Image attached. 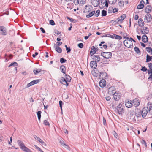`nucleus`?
<instances>
[{"label":"nucleus","mask_w":152,"mask_h":152,"mask_svg":"<svg viewBox=\"0 0 152 152\" xmlns=\"http://www.w3.org/2000/svg\"><path fill=\"white\" fill-rule=\"evenodd\" d=\"M141 142L142 144H144L145 145V147H147L146 143L145 142V140H142L141 141Z\"/></svg>","instance_id":"52"},{"label":"nucleus","mask_w":152,"mask_h":152,"mask_svg":"<svg viewBox=\"0 0 152 152\" xmlns=\"http://www.w3.org/2000/svg\"><path fill=\"white\" fill-rule=\"evenodd\" d=\"M54 47L56 50L59 53H61L62 51V49L59 47L57 45L55 44H54Z\"/></svg>","instance_id":"19"},{"label":"nucleus","mask_w":152,"mask_h":152,"mask_svg":"<svg viewBox=\"0 0 152 152\" xmlns=\"http://www.w3.org/2000/svg\"><path fill=\"white\" fill-rule=\"evenodd\" d=\"M17 143L21 149H22L25 146L24 143L20 140H18Z\"/></svg>","instance_id":"23"},{"label":"nucleus","mask_w":152,"mask_h":152,"mask_svg":"<svg viewBox=\"0 0 152 152\" xmlns=\"http://www.w3.org/2000/svg\"><path fill=\"white\" fill-rule=\"evenodd\" d=\"M63 146L64 147L70 150V148L68 145H66L65 143H64L63 145Z\"/></svg>","instance_id":"43"},{"label":"nucleus","mask_w":152,"mask_h":152,"mask_svg":"<svg viewBox=\"0 0 152 152\" xmlns=\"http://www.w3.org/2000/svg\"><path fill=\"white\" fill-rule=\"evenodd\" d=\"M37 137V140L39 141V142L42 144V145L45 146H46V143L44 142L42 140H41L39 137H38L37 136H36Z\"/></svg>","instance_id":"24"},{"label":"nucleus","mask_w":152,"mask_h":152,"mask_svg":"<svg viewBox=\"0 0 152 152\" xmlns=\"http://www.w3.org/2000/svg\"><path fill=\"white\" fill-rule=\"evenodd\" d=\"M151 19V16L150 14H147L145 16V20H146L147 22H150Z\"/></svg>","instance_id":"15"},{"label":"nucleus","mask_w":152,"mask_h":152,"mask_svg":"<svg viewBox=\"0 0 152 152\" xmlns=\"http://www.w3.org/2000/svg\"><path fill=\"white\" fill-rule=\"evenodd\" d=\"M142 40L144 43L147 42L148 41L147 37L145 35L143 36L142 37Z\"/></svg>","instance_id":"26"},{"label":"nucleus","mask_w":152,"mask_h":152,"mask_svg":"<svg viewBox=\"0 0 152 152\" xmlns=\"http://www.w3.org/2000/svg\"><path fill=\"white\" fill-rule=\"evenodd\" d=\"M124 44L126 47L128 48H130L133 45L132 40L128 38L127 39L124 40Z\"/></svg>","instance_id":"3"},{"label":"nucleus","mask_w":152,"mask_h":152,"mask_svg":"<svg viewBox=\"0 0 152 152\" xmlns=\"http://www.w3.org/2000/svg\"><path fill=\"white\" fill-rule=\"evenodd\" d=\"M118 19L119 20L120 22L121 23H122L123 20H124L123 19V18H122L120 17L118 18Z\"/></svg>","instance_id":"58"},{"label":"nucleus","mask_w":152,"mask_h":152,"mask_svg":"<svg viewBox=\"0 0 152 152\" xmlns=\"http://www.w3.org/2000/svg\"><path fill=\"white\" fill-rule=\"evenodd\" d=\"M41 111H38L37 112V116H38V119L39 121H40V118H41Z\"/></svg>","instance_id":"37"},{"label":"nucleus","mask_w":152,"mask_h":152,"mask_svg":"<svg viewBox=\"0 0 152 152\" xmlns=\"http://www.w3.org/2000/svg\"><path fill=\"white\" fill-rule=\"evenodd\" d=\"M95 13V11H92L90 12L88 15H86V17L87 18H89L93 16Z\"/></svg>","instance_id":"29"},{"label":"nucleus","mask_w":152,"mask_h":152,"mask_svg":"<svg viewBox=\"0 0 152 152\" xmlns=\"http://www.w3.org/2000/svg\"><path fill=\"white\" fill-rule=\"evenodd\" d=\"M60 69L63 73L65 74L66 68L65 66L62 65L60 66Z\"/></svg>","instance_id":"27"},{"label":"nucleus","mask_w":152,"mask_h":152,"mask_svg":"<svg viewBox=\"0 0 152 152\" xmlns=\"http://www.w3.org/2000/svg\"><path fill=\"white\" fill-rule=\"evenodd\" d=\"M101 55L103 56V57H106V56L110 57V56H111L112 53L110 52H102L101 53Z\"/></svg>","instance_id":"13"},{"label":"nucleus","mask_w":152,"mask_h":152,"mask_svg":"<svg viewBox=\"0 0 152 152\" xmlns=\"http://www.w3.org/2000/svg\"><path fill=\"white\" fill-rule=\"evenodd\" d=\"M59 106L61 110H62V105L63 104V102L62 101L60 100L59 101Z\"/></svg>","instance_id":"53"},{"label":"nucleus","mask_w":152,"mask_h":152,"mask_svg":"<svg viewBox=\"0 0 152 152\" xmlns=\"http://www.w3.org/2000/svg\"><path fill=\"white\" fill-rule=\"evenodd\" d=\"M90 66L91 68L96 69L97 66L96 62V61H92L90 63Z\"/></svg>","instance_id":"16"},{"label":"nucleus","mask_w":152,"mask_h":152,"mask_svg":"<svg viewBox=\"0 0 152 152\" xmlns=\"http://www.w3.org/2000/svg\"><path fill=\"white\" fill-rule=\"evenodd\" d=\"M134 105L135 107L138 106L140 104V101L138 99L136 98L133 100Z\"/></svg>","instance_id":"18"},{"label":"nucleus","mask_w":152,"mask_h":152,"mask_svg":"<svg viewBox=\"0 0 152 152\" xmlns=\"http://www.w3.org/2000/svg\"><path fill=\"white\" fill-rule=\"evenodd\" d=\"M78 46L79 48H82L83 47V45L82 43H80L78 44Z\"/></svg>","instance_id":"50"},{"label":"nucleus","mask_w":152,"mask_h":152,"mask_svg":"<svg viewBox=\"0 0 152 152\" xmlns=\"http://www.w3.org/2000/svg\"><path fill=\"white\" fill-rule=\"evenodd\" d=\"M138 25L141 27H143L144 25V23L141 18H140L138 20Z\"/></svg>","instance_id":"22"},{"label":"nucleus","mask_w":152,"mask_h":152,"mask_svg":"<svg viewBox=\"0 0 152 152\" xmlns=\"http://www.w3.org/2000/svg\"><path fill=\"white\" fill-rule=\"evenodd\" d=\"M148 111V107H144L143 109L141 111V115L143 118L145 117L147 114Z\"/></svg>","instance_id":"4"},{"label":"nucleus","mask_w":152,"mask_h":152,"mask_svg":"<svg viewBox=\"0 0 152 152\" xmlns=\"http://www.w3.org/2000/svg\"><path fill=\"white\" fill-rule=\"evenodd\" d=\"M134 51L138 54L140 55V51L139 48L137 47H135L134 48Z\"/></svg>","instance_id":"33"},{"label":"nucleus","mask_w":152,"mask_h":152,"mask_svg":"<svg viewBox=\"0 0 152 152\" xmlns=\"http://www.w3.org/2000/svg\"><path fill=\"white\" fill-rule=\"evenodd\" d=\"M118 4L121 7H123L124 5V2L123 1H119L118 3Z\"/></svg>","instance_id":"42"},{"label":"nucleus","mask_w":152,"mask_h":152,"mask_svg":"<svg viewBox=\"0 0 152 152\" xmlns=\"http://www.w3.org/2000/svg\"><path fill=\"white\" fill-rule=\"evenodd\" d=\"M91 73L92 75L94 77H97L99 76H101L102 74L105 75V76H107V73L104 72H100L97 69L93 70L92 72Z\"/></svg>","instance_id":"2"},{"label":"nucleus","mask_w":152,"mask_h":152,"mask_svg":"<svg viewBox=\"0 0 152 152\" xmlns=\"http://www.w3.org/2000/svg\"><path fill=\"white\" fill-rule=\"evenodd\" d=\"M92 7L90 5H86L84 10V12L88 13L90 12L91 10Z\"/></svg>","instance_id":"10"},{"label":"nucleus","mask_w":152,"mask_h":152,"mask_svg":"<svg viewBox=\"0 0 152 152\" xmlns=\"http://www.w3.org/2000/svg\"><path fill=\"white\" fill-rule=\"evenodd\" d=\"M102 16H105L107 15V12L104 10L102 11L101 12Z\"/></svg>","instance_id":"39"},{"label":"nucleus","mask_w":152,"mask_h":152,"mask_svg":"<svg viewBox=\"0 0 152 152\" xmlns=\"http://www.w3.org/2000/svg\"><path fill=\"white\" fill-rule=\"evenodd\" d=\"M113 23H115L114 24H115L116 23L117 24H121L119 20L118 19H117L116 20H114V21L113 22Z\"/></svg>","instance_id":"49"},{"label":"nucleus","mask_w":152,"mask_h":152,"mask_svg":"<svg viewBox=\"0 0 152 152\" xmlns=\"http://www.w3.org/2000/svg\"><path fill=\"white\" fill-rule=\"evenodd\" d=\"M116 92V89L113 86L111 87L108 89V93L110 95H113Z\"/></svg>","instance_id":"5"},{"label":"nucleus","mask_w":152,"mask_h":152,"mask_svg":"<svg viewBox=\"0 0 152 152\" xmlns=\"http://www.w3.org/2000/svg\"><path fill=\"white\" fill-rule=\"evenodd\" d=\"M143 30H144V31H143L142 30H141V32L143 34H146L149 32L148 29L147 27H144Z\"/></svg>","instance_id":"25"},{"label":"nucleus","mask_w":152,"mask_h":152,"mask_svg":"<svg viewBox=\"0 0 152 152\" xmlns=\"http://www.w3.org/2000/svg\"><path fill=\"white\" fill-rule=\"evenodd\" d=\"M49 23L50 24L52 25H54L55 24V23L52 20H50Z\"/></svg>","instance_id":"51"},{"label":"nucleus","mask_w":152,"mask_h":152,"mask_svg":"<svg viewBox=\"0 0 152 152\" xmlns=\"http://www.w3.org/2000/svg\"><path fill=\"white\" fill-rule=\"evenodd\" d=\"M113 133L115 137L116 138V137L118 136V134H117L116 132L115 131H113Z\"/></svg>","instance_id":"55"},{"label":"nucleus","mask_w":152,"mask_h":152,"mask_svg":"<svg viewBox=\"0 0 152 152\" xmlns=\"http://www.w3.org/2000/svg\"><path fill=\"white\" fill-rule=\"evenodd\" d=\"M109 3L110 4H114L117 1V0H108Z\"/></svg>","instance_id":"40"},{"label":"nucleus","mask_w":152,"mask_h":152,"mask_svg":"<svg viewBox=\"0 0 152 152\" xmlns=\"http://www.w3.org/2000/svg\"><path fill=\"white\" fill-rule=\"evenodd\" d=\"M92 4L95 7H96L99 4V0H91Z\"/></svg>","instance_id":"14"},{"label":"nucleus","mask_w":152,"mask_h":152,"mask_svg":"<svg viewBox=\"0 0 152 152\" xmlns=\"http://www.w3.org/2000/svg\"><path fill=\"white\" fill-rule=\"evenodd\" d=\"M145 12L147 13H149L151 11V6L147 5L145 7Z\"/></svg>","instance_id":"21"},{"label":"nucleus","mask_w":152,"mask_h":152,"mask_svg":"<svg viewBox=\"0 0 152 152\" xmlns=\"http://www.w3.org/2000/svg\"><path fill=\"white\" fill-rule=\"evenodd\" d=\"M59 142L61 145H64V144L65 143L63 140H60Z\"/></svg>","instance_id":"59"},{"label":"nucleus","mask_w":152,"mask_h":152,"mask_svg":"<svg viewBox=\"0 0 152 152\" xmlns=\"http://www.w3.org/2000/svg\"><path fill=\"white\" fill-rule=\"evenodd\" d=\"M141 70L143 72H145L147 70V69L145 66H143L142 67Z\"/></svg>","instance_id":"54"},{"label":"nucleus","mask_w":152,"mask_h":152,"mask_svg":"<svg viewBox=\"0 0 152 152\" xmlns=\"http://www.w3.org/2000/svg\"><path fill=\"white\" fill-rule=\"evenodd\" d=\"M115 37L116 39H118L120 40L122 39V37L119 35H115Z\"/></svg>","instance_id":"45"},{"label":"nucleus","mask_w":152,"mask_h":152,"mask_svg":"<svg viewBox=\"0 0 152 152\" xmlns=\"http://www.w3.org/2000/svg\"><path fill=\"white\" fill-rule=\"evenodd\" d=\"M146 49L147 51L149 53L151 54H152V49L150 47H147L146 48Z\"/></svg>","instance_id":"34"},{"label":"nucleus","mask_w":152,"mask_h":152,"mask_svg":"<svg viewBox=\"0 0 152 152\" xmlns=\"http://www.w3.org/2000/svg\"><path fill=\"white\" fill-rule=\"evenodd\" d=\"M43 124L46 126H50V124L48 121L47 120H45L44 121Z\"/></svg>","instance_id":"44"},{"label":"nucleus","mask_w":152,"mask_h":152,"mask_svg":"<svg viewBox=\"0 0 152 152\" xmlns=\"http://www.w3.org/2000/svg\"><path fill=\"white\" fill-rule=\"evenodd\" d=\"M77 3L80 5H83L86 3V0H77Z\"/></svg>","instance_id":"30"},{"label":"nucleus","mask_w":152,"mask_h":152,"mask_svg":"<svg viewBox=\"0 0 152 152\" xmlns=\"http://www.w3.org/2000/svg\"><path fill=\"white\" fill-rule=\"evenodd\" d=\"M7 34V32L5 27L3 26H0V35H5Z\"/></svg>","instance_id":"6"},{"label":"nucleus","mask_w":152,"mask_h":152,"mask_svg":"<svg viewBox=\"0 0 152 152\" xmlns=\"http://www.w3.org/2000/svg\"><path fill=\"white\" fill-rule=\"evenodd\" d=\"M40 29L43 33H44L45 32V31L43 28L41 27L40 28Z\"/></svg>","instance_id":"62"},{"label":"nucleus","mask_w":152,"mask_h":152,"mask_svg":"<svg viewBox=\"0 0 152 152\" xmlns=\"http://www.w3.org/2000/svg\"><path fill=\"white\" fill-rule=\"evenodd\" d=\"M130 117V119L132 120L133 121H136V115H135L134 112L133 111L130 112L129 115Z\"/></svg>","instance_id":"7"},{"label":"nucleus","mask_w":152,"mask_h":152,"mask_svg":"<svg viewBox=\"0 0 152 152\" xmlns=\"http://www.w3.org/2000/svg\"><path fill=\"white\" fill-rule=\"evenodd\" d=\"M148 65L150 69H152V64L151 63H149L148 64Z\"/></svg>","instance_id":"56"},{"label":"nucleus","mask_w":152,"mask_h":152,"mask_svg":"<svg viewBox=\"0 0 152 152\" xmlns=\"http://www.w3.org/2000/svg\"><path fill=\"white\" fill-rule=\"evenodd\" d=\"M118 10V9L117 8H114L113 10V13H115L116 12H117Z\"/></svg>","instance_id":"61"},{"label":"nucleus","mask_w":152,"mask_h":152,"mask_svg":"<svg viewBox=\"0 0 152 152\" xmlns=\"http://www.w3.org/2000/svg\"><path fill=\"white\" fill-rule=\"evenodd\" d=\"M135 115H136V119L139 118V117H141V113L140 112L138 113H136Z\"/></svg>","instance_id":"38"},{"label":"nucleus","mask_w":152,"mask_h":152,"mask_svg":"<svg viewBox=\"0 0 152 152\" xmlns=\"http://www.w3.org/2000/svg\"><path fill=\"white\" fill-rule=\"evenodd\" d=\"M147 107H148V108H149V109H148L149 113L151 114H152V113L151 112V111L152 110V103L151 104H150L149 105L148 104Z\"/></svg>","instance_id":"32"},{"label":"nucleus","mask_w":152,"mask_h":152,"mask_svg":"<svg viewBox=\"0 0 152 152\" xmlns=\"http://www.w3.org/2000/svg\"><path fill=\"white\" fill-rule=\"evenodd\" d=\"M98 50L97 48H96L94 46H93L92 47L91 51L90 52V55L91 56H92L93 55L95 54L96 51Z\"/></svg>","instance_id":"12"},{"label":"nucleus","mask_w":152,"mask_h":152,"mask_svg":"<svg viewBox=\"0 0 152 152\" xmlns=\"http://www.w3.org/2000/svg\"><path fill=\"white\" fill-rule=\"evenodd\" d=\"M103 122L104 125H106V120L104 117L103 118Z\"/></svg>","instance_id":"57"},{"label":"nucleus","mask_w":152,"mask_h":152,"mask_svg":"<svg viewBox=\"0 0 152 152\" xmlns=\"http://www.w3.org/2000/svg\"><path fill=\"white\" fill-rule=\"evenodd\" d=\"M66 61V60L65 59L63 58H61L60 59V62L61 63H65Z\"/></svg>","instance_id":"46"},{"label":"nucleus","mask_w":152,"mask_h":152,"mask_svg":"<svg viewBox=\"0 0 152 152\" xmlns=\"http://www.w3.org/2000/svg\"><path fill=\"white\" fill-rule=\"evenodd\" d=\"M110 58H103V59H102V61L101 62L103 64L108 63V61L107 59Z\"/></svg>","instance_id":"31"},{"label":"nucleus","mask_w":152,"mask_h":152,"mask_svg":"<svg viewBox=\"0 0 152 152\" xmlns=\"http://www.w3.org/2000/svg\"><path fill=\"white\" fill-rule=\"evenodd\" d=\"M152 59V58H147L146 62H149L151 61Z\"/></svg>","instance_id":"60"},{"label":"nucleus","mask_w":152,"mask_h":152,"mask_svg":"<svg viewBox=\"0 0 152 152\" xmlns=\"http://www.w3.org/2000/svg\"><path fill=\"white\" fill-rule=\"evenodd\" d=\"M18 64L15 62H14L10 64L8 66L9 67H10L12 66H18Z\"/></svg>","instance_id":"35"},{"label":"nucleus","mask_w":152,"mask_h":152,"mask_svg":"<svg viewBox=\"0 0 152 152\" xmlns=\"http://www.w3.org/2000/svg\"><path fill=\"white\" fill-rule=\"evenodd\" d=\"M21 149L23 151L26 152H31V150L26 147L25 145Z\"/></svg>","instance_id":"28"},{"label":"nucleus","mask_w":152,"mask_h":152,"mask_svg":"<svg viewBox=\"0 0 152 152\" xmlns=\"http://www.w3.org/2000/svg\"><path fill=\"white\" fill-rule=\"evenodd\" d=\"M111 99V98L110 96H107L106 97V99L107 101H109Z\"/></svg>","instance_id":"63"},{"label":"nucleus","mask_w":152,"mask_h":152,"mask_svg":"<svg viewBox=\"0 0 152 152\" xmlns=\"http://www.w3.org/2000/svg\"><path fill=\"white\" fill-rule=\"evenodd\" d=\"M100 13V11L99 10H98L96 11V12L95 14V16L96 17H98Z\"/></svg>","instance_id":"47"},{"label":"nucleus","mask_w":152,"mask_h":152,"mask_svg":"<svg viewBox=\"0 0 152 152\" xmlns=\"http://www.w3.org/2000/svg\"><path fill=\"white\" fill-rule=\"evenodd\" d=\"M113 95L114 99L116 101L118 100L121 96V94L118 92L115 93Z\"/></svg>","instance_id":"9"},{"label":"nucleus","mask_w":152,"mask_h":152,"mask_svg":"<svg viewBox=\"0 0 152 152\" xmlns=\"http://www.w3.org/2000/svg\"><path fill=\"white\" fill-rule=\"evenodd\" d=\"M65 47L66 48V50L67 51V53L69 52L70 51L71 49H70L69 47H67V45H65Z\"/></svg>","instance_id":"48"},{"label":"nucleus","mask_w":152,"mask_h":152,"mask_svg":"<svg viewBox=\"0 0 152 152\" xmlns=\"http://www.w3.org/2000/svg\"><path fill=\"white\" fill-rule=\"evenodd\" d=\"M144 5L143 4H139L137 6V8L138 9H141L143 8L144 7Z\"/></svg>","instance_id":"41"},{"label":"nucleus","mask_w":152,"mask_h":152,"mask_svg":"<svg viewBox=\"0 0 152 152\" xmlns=\"http://www.w3.org/2000/svg\"><path fill=\"white\" fill-rule=\"evenodd\" d=\"M125 105L128 108H131L132 107L133 104H132V102L131 101H128L125 102Z\"/></svg>","instance_id":"20"},{"label":"nucleus","mask_w":152,"mask_h":152,"mask_svg":"<svg viewBox=\"0 0 152 152\" xmlns=\"http://www.w3.org/2000/svg\"><path fill=\"white\" fill-rule=\"evenodd\" d=\"M41 71V70L40 69H36L34 70L33 72L34 74L36 75L37 73H39Z\"/></svg>","instance_id":"36"},{"label":"nucleus","mask_w":152,"mask_h":152,"mask_svg":"<svg viewBox=\"0 0 152 152\" xmlns=\"http://www.w3.org/2000/svg\"><path fill=\"white\" fill-rule=\"evenodd\" d=\"M123 19H124L126 17V15L125 14L122 15L121 16H120Z\"/></svg>","instance_id":"64"},{"label":"nucleus","mask_w":152,"mask_h":152,"mask_svg":"<svg viewBox=\"0 0 152 152\" xmlns=\"http://www.w3.org/2000/svg\"><path fill=\"white\" fill-rule=\"evenodd\" d=\"M117 110L119 114H121L123 111V107L122 106V104H119L117 106Z\"/></svg>","instance_id":"11"},{"label":"nucleus","mask_w":152,"mask_h":152,"mask_svg":"<svg viewBox=\"0 0 152 152\" xmlns=\"http://www.w3.org/2000/svg\"><path fill=\"white\" fill-rule=\"evenodd\" d=\"M39 80H33L30 82L28 84L27 86H26L25 88H28L31 86H32L34 84H37L39 82Z\"/></svg>","instance_id":"8"},{"label":"nucleus","mask_w":152,"mask_h":152,"mask_svg":"<svg viewBox=\"0 0 152 152\" xmlns=\"http://www.w3.org/2000/svg\"><path fill=\"white\" fill-rule=\"evenodd\" d=\"M71 79V77L69 76L65 75V78L63 77H61L60 82L62 84L64 85H66V86H68L69 85L68 82H70Z\"/></svg>","instance_id":"1"},{"label":"nucleus","mask_w":152,"mask_h":152,"mask_svg":"<svg viewBox=\"0 0 152 152\" xmlns=\"http://www.w3.org/2000/svg\"><path fill=\"white\" fill-rule=\"evenodd\" d=\"M106 82L104 80L102 79L99 82V86L101 87H103L106 85Z\"/></svg>","instance_id":"17"}]
</instances>
